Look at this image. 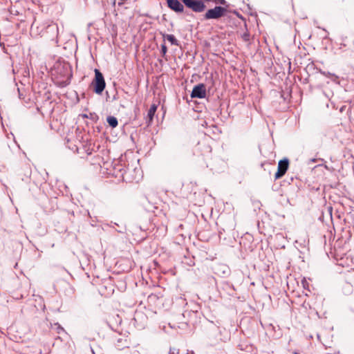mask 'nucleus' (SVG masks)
Listing matches in <instances>:
<instances>
[{"mask_svg": "<svg viewBox=\"0 0 354 354\" xmlns=\"http://www.w3.org/2000/svg\"><path fill=\"white\" fill-rule=\"evenodd\" d=\"M63 67L68 68V64H64Z\"/></svg>", "mask_w": 354, "mask_h": 354, "instance_id": "obj_15", "label": "nucleus"}, {"mask_svg": "<svg viewBox=\"0 0 354 354\" xmlns=\"http://www.w3.org/2000/svg\"><path fill=\"white\" fill-rule=\"evenodd\" d=\"M156 109H157V106L156 104H152L151 106V107L149 108L148 113H147V119H148L147 123H148V124H149L151 122V121L153 118L154 114L156 111Z\"/></svg>", "mask_w": 354, "mask_h": 354, "instance_id": "obj_7", "label": "nucleus"}, {"mask_svg": "<svg viewBox=\"0 0 354 354\" xmlns=\"http://www.w3.org/2000/svg\"><path fill=\"white\" fill-rule=\"evenodd\" d=\"M164 37L168 40L172 45L178 46V41L173 35H166Z\"/></svg>", "mask_w": 354, "mask_h": 354, "instance_id": "obj_10", "label": "nucleus"}, {"mask_svg": "<svg viewBox=\"0 0 354 354\" xmlns=\"http://www.w3.org/2000/svg\"><path fill=\"white\" fill-rule=\"evenodd\" d=\"M206 95L205 86L203 84H199L195 86L191 93L192 98H204Z\"/></svg>", "mask_w": 354, "mask_h": 354, "instance_id": "obj_4", "label": "nucleus"}, {"mask_svg": "<svg viewBox=\"0 0 354 354\" xmlns=\"http://www.w3.org/2000/svg\"><path fill=\"white\" fill-rule=\"evenodd\" d=\"M185 5L196 12H203L205 8L204 3L200 0H183Z\"/></svg>", "mask_w": 354, "mask_h": 354, "instance_id": "obj_3", "label": "nucleus"}, {"mask_svg": "<svg viewBox=\"0 0 354 354\" xmlns=\"http://www.w3.org/2000/svg\"><path fill=\"white\" fill-rule=\"evenodd\" d=\"M167 2L171 10L176 12H183L184 6L178 0H167Z\"/></svg>", "mask_w": 354, "mask_h": 354, "instance_id": "obj_6", "label": "nucleus"}, {"mask_svg": "<svg viewBox=\"0 0 354 354\" xmlns=\"http://www.w3.org/2000/svg\"><path fill=\"white\" fill-rule=\"evenodd\" d=\"M295 354H299V353H296V352H295Z\"/></svg>", "mask_w": 354, "mask_h": 354, "instance_id": "obj_17", "label": "nucleus"}, {"mask_svg": "<svg viewBox=\"0 0 354 354\" xmlns=\"http://www.w3.org/2000/svg\"><path fill=\"white\" fill-rule=\"evenodd\" d=\"M226 8L221 6H215L212 9L208 10L204 15L205 19H218L225 15Z\"/></svg>", "mask_w": 354, "mask_h": 354, "instance_id": "obj_2", "label": "nucleus"}, {"mask_svg": "<svg viewBox=\"0 0 354 354\" xmlns=\"http://www.w3.org/2000/svg\"><path fill=\"white\" fill-rule=\"evenodd\" d=\"M167 51V46L165 44H162L161 46V53H162L163 55H165L166 54Z\"/></svg>", "mask_w": 354, "mask_h": 354, "instance_id": "obj_12", "label": "nucleus"}, {"mask_svg": "<svg viewBox=\"0 0 354 354\" xmlns=\"http://www.w3.org/2000/svg\"><path fill=\"white\" fill-rule=\"evenodd\" d=\"M316 161V159L313 158L310 160V162H315Z\"/></svg>", "mask_w": 354, "mask_h": 354, "instance_id": "obj_14", "label": "nucleus"}, {"mask_svg": "<svg viewBox=\"0 0 354 354\" xmlns=\"http://www.w3.org/2000/svg\"><path fill=\"white\" fill-rule=\"evenodd\" d=\"M288 160L283 159L279 162L277 171L275 174V179H279L282 177L286 172L288 168Z\"/></svg>", "mask_w": 354, "mask_h": 354, "instance_id": "obj_5", "label": "nucleus"}, {"mask_svg": "<svg viewBox=\"0 0 354 354\" xmlns=\"http://www.w3.org/2000/svg\"><path fill=\"white\" fill-rule=\"evenodd\" d=\"M169 354H179V349L175 348H170Z\"/></svg>", "mask_w": 354, "mask_h": 354, "instance_id": "obj_11", "label": "nucleus"}, {"mask_svg": "<svg viewBox=\"0 0 354 354\" xmlns=\"http://www.w3.org/2000/svg\"><path fill=\"white\" fill-rule=\"evenodd\" d=\"M93 84L94 85V91L97 94H101L105 88L106 83L103 75L97 69L95 70V79Z\"/></svg>", "mask_w": 354, "mask_h": 354, "instance_id": "obj_1", "label": "nucleus"}, {"mask_svg": "<svg viewBox=\"0 0 354 354\" xmlns=\"http://www.w3.org/2000/svg\"><path fill=\"white\" fill-rule=\"evenodd\" d=\"M320 73L323 75L330 78L334 82H337V83L338 82L339 77L337 76L335 74L331 73L330 72L322 71H320Z\"/></svg>", "mask_w": 354, "mask_h": 354, "instance_id": "obj_8", "label": "nucleus"}, {"mask_svg": "<svg viewBox=\"0 0 354 354\" xmlns=\"http://www.w3.org/2000/svg\"><path fill=\"white\" fill-rule=\"evenodd\" d=\"M192 354H194V352H192Z\"/></svg>", "mask_w": 354, "mask_h": 354, "instance_id": "obj_16", "label": "nucleus"}, {"mask_svg": "<svg viewBox=\"0 0 354 354\" xmlns=\"http://www.w3.org/2000/svg\"><path fill=\"white\" fill-rule=\"evenodd\" d=\"M106 121H107L108 124H109V126H111L113 128L116 127L118 126V120L116 118H115L113 116L107 117Z\"/></svg>", "mask_w": 354, "mask_h": 354, "instance_id": "obj_9", "label": "nucleus"}, {"mask_svg": "<svg viewBox=\"0 0 354 354\" xmlns=\"http://www.w3.org/2000/svg\"><path fill=\"white\" fill-rule=\"evenodd\" d=\"M48 28L51 30H56L58 32V27L56 24L48 26Z\"/></svg>", "mask_w": 354, "mask_h": 354, "instance_id": "obj_13", "label": "nucleus"}]
</instances>
